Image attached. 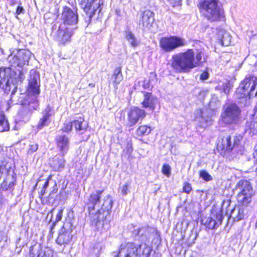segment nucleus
Instances as JSON below:
<instances>
[{
  "mask_svg": "<svg viewBox=\"0 0 257 257\" xmlns=\"http://www.w3.org/2000/svg\"><path fill=\"white\" fill-rule=\"evenodd\" d=\"M32 55L28 49H15L8 57L10 67L0 68V87L7 93L12 89L11 100L17 91V81L24 79L23 67L28 65Z\"/></svg>",
  "mask_w": 257,
  "mask_h": 257,
  "instance_id": "1",
  "label": "nucleus"
},
{
  "mask_svg": "<svg viewBox=\"0 0 257 257\" xmlns=\"http://www.w3.org/2000/svg\"><path fill=\"white\" fill-rule=\"evenodd\" d=\"M133 237L135 240L141 242L140 244H136L133 242L121 245L117 255L114 257H150L152 248L147 244L154 232L153 228L148 226L134 228L131 231Z\"/></svg>",
  "mask_w": 257,
  "mask_h": 257,
  "instance_id": "2",
  "label": "nucleus"
},
{
  "mask_svg": "<svg viewBox=\"0 0 257 257\" xmlns=\"http://www.w3.org/2000/svg\"><path fill=\"white\" fill-rule=\"evenodd\" d=\"M103 190H96L90 195L87 203L91 221L96 225L107 224L110 220V213L113 205L111 196L107 195L101 203L100 198Z\"/></svg>",
  "mask_w": 257,
  "mask_h": 257,
  "instance_id": "3",
  "label": "nucleus"
},
{
  "mask_svg": "<svg viewBox=\"0 0 257 257\" xmlns=\"http://www.w3.org/2000/svg\"><path fill=\"white\" fill-rule=\"evenodd\" d=\"M29 75L28 91L31 95L26 96L24 100L21 101L22 107L19 111L20 116L24 121L30 119L34 110L37 109L39 106L37 96L40 92V75L36 70L32 69Z\"/></svg>",
  "mask_w": 257,
  "mask_h": 257,
  "instance_id": "4",
  "label": "nucleus"
},
{
  "mask_svg": "<svg viewBox=\"0 0 257 257\" xmlns=\"http://www.w3.org/2000/svg\"><path fill=\"white\" fill-rule=\"evenodd\" d=\"M257 95V77L249 75L240 82L234 94L235 99L239 103L246 105L251 97Z\"/></svg>",
  "mask_w": 257,
  "mask_h": 257,
  "instance_id": "5",
  "label": "nucleus"
},
{
  "mask_svg": "<svg viewBox=\"0 0 257 257\" xmlns=\"http://www.w3.org/2000/svg\"><path fill=\"white\" fill-rule=\"evenodd\" d=\"M198 7L200 12L209 22L219 21L224 17V11L219 0H201Z\"/></svg>",
  "mask_w": 257,
  "mask_h": 257,
  "instance_id": "6",
  "label": "nucleus"
},
{
  "mask_svg": "<svg viewBox=\"0 0 257 257\" xmlns=\"http://www.w3.org/2000/svg\"><path fill=\"white\" fill-rule=\"evenodd\" d=\"M193 60V50L188 49L186 52L175 54L172 58V67L181 72L189 71L194 68Z\"/></svg>",
  "mask_w": 257,
  "mask_h": 257,
  "instance_id": "7",
  "label": "nucleus"
},
{
  "mask_svg": "<svg viewBox=\"0 0 257 257\" xmlns=\"http://www.w3.org/2000/svg\"><path fill=\"white\" fill-rule=\"evenodd\" d=\"M241 114L240 107L235 103H231L223 107L221 120L226 124H237L240 121Z\"/></svg>",
  "mask_w": 257,
  "mask_h": 257,
  "instance_id": "8",
  "label": "nucleus"
},
{
  "mask_svg": "<svg viewBox=\"0 0 257 257\" xmlns=\"http://www.w3.org/2000/svg\"><path fill=\"white\" fill-rule=\"evenodd\" d=\"M238 190L237 200L238 203L243 205H247L252 200V197L254 195L251 183L247 180H240L236 186Z\"/></svg>",
  "mask_w": 257,
  "mask_h": 257,
  "instance_id": "9",
  "label": "nucleus"
},
{
  "mask_svg": "<svg viewBox=\"0 0 257 257\" xmlns=\"http://www.w3.org/2000/svg\"><path fill=\"white\" fill-rule=\"evenodd\" d=\"M186 41L178 36L164 37L160 41L161 48L165 52H171L179 47L185 46Z\"/></svg>",
  "mask_w": 257,
  "mask_h": 257,
  "instance_id": "10",
  "label": "nucleus"
},
{
  "mask_svg": "<svg viewBox=\"0 0 257 257\" xmlns=\"http://www.w3.org/2000/svg\"><path fill=\"white\" fill-rule=\"evenodd\" d=\"M79 5L83 10L86 15L88 16L86 22L89 23L96 12L101 5L103 4V0H77Z\"/></svg>",
  "mask_w": 257,
  "mask_h": 257,
  "instance_id": "11",
  "label": "nucleus"
},
{
  "mask_svg": "<svg viewBox=\"0 0 257 257\" xmlns=\"http://www.w3.org/2000/svg\"><path fill=\"white\" fill-rule=\"evenodd\" d=\"M242 139V137L237 136L234 137L233 141L231 140V137L229 135H226L223 137L221 141H219L217 144V149L224 152H229L232 150H237L239 143Z\"/></svg>",
  "mask_w": 257,
  "mask_h": 257,
  "instance_id": "12",
  "label": "nucleus"
},
{
  "mask_svg": "<svg viewBox=\"0 0 257 257\" xmlns=\"http://www.w3.org/2000/svg\"><path fill=\"white\" fill-rule=\"evenodd\" d=\"M73 230V226L70 222H65L59 231L56 242L60 245L68 243L72 237L71 234Z\"/></svg>",
  "mask_w": 257,
  "mask_h": 257,
  "instance_id": "13",
  "label": "nucleus"
},
{
  "mask_svg": "<svg viewBox=\"0 0 257 257\" xmlns=\"http://www.w3.org/2000/svg\"><path fill=\"white\" fill-rule=\"evenodd\" d=\"M16 174L12 169H8V172L0 182V190L4 191L13 190L16 183Z\"/></svg>",
  "mask_w": 257,
  "mask_h": 257,
  "instance_id": "14",
  "label": "nucleus"
},
{
  "mask_svg": "<svg viewBox=\"0 0 257 257\" xmlns=\"http://www.w3.org/2000/svg\"><path fill=\"white\" fill-rule=\"evenodd\" d=\"M154 21V13L150 10L142 11L140 13L139 25L143 30L150 29Z\"/></svg>",
  "mask_w": 257,
  "mask_h": 257,
  "instance_id": "15",
  "label": "nucleus"
},
{
  "mask_svg": "<svg viewBox=\"0 0 257 257\" xmlns=\"http://www.w3.org/2000/svg\"><path fill=\"white\" fill-rule=\"evenodd\" d=\"M223 216L222 210L217 211L213 217H205L201 220V223L209 229H212L218 227L222 221Z\"/></svg>",
  "mask_w": 257,
  "mask_h": 257,
  "instance_id": "16",
  "label": "nucleus"
},
{
  "mask_svg": "<svg viewBox=\"0 0 257 257\" xmlns=\"http://www.w3.org/2000/svg\"><path fill=\"white\" fill-rule=\"evenodd\" d=\"M73 31L72 28L68 27L65 24H61L56 34L57 41L60 44H64L70 41Z\"/></svg>",
  "mask_w": 257,
  "mask_h": 257,
  "instance_id": "17",
  "label": "nucleus"
},
{
  "mask_svg": "<svg viewBox=\"0 0 257 257\" xmlns=\"http://www.w3.org/2000/svg\"><path fill=\"white\" fill-rule=\"evenodd\" d=\"M145 110L138 107H133L128 113V122L130 126L136 124L139 120H142L146 116Z\"/></svg>",
  "mask_w": 257,
  "mask_h": 257,
  "instance_id": "18",
  "label": "nucleus"
},
{
  "mask_svg": "<svg viewBox=\"0 0 257 257\" xmlns=\"http://www.w3.org/2000/svg\"><path fill=\"white\" fill-rule=\"evenodd\" d=\"M62 19L63 21L62 24H65V26L75 25L78 21L76 11L74 12L70 8L67 7L64 8L62 14Z\"/></svg>",
  "mask_w": 257,
  "mask_h": 257,
  "instance_id": "19",
  "label": "nucleus"
},
{
  "mask_svg": "<svg viewBox=\"0 0 257 257\" xmlns=\"http://www.w3.org/2000/svg\"><path fill=\"white\" fill-rule=\"evenodd\" d=\"M144 98L141 102L143 107L154 111L156 105L159 103L158 98L152 93L144 91L143 92Z\"/></svg>",
  "mask_w": 257,
  "mask_h": 257,
  "instance_id": "20",
  "label": "nucleus"
},
{
  "mask_svg": "<svg viewBox=\"0 0 257 257\" xmlns=\"http://www.w3.org/2000/svg\"><path fill=\"white\" fill-rule=\"evenodd\" d=\"M57 147L63 155H65L70 147V140L65 135H57L55 138Z\"/></svg>",
  "mask_w": 257,
  "mask_h": 257,
  "instance_id": "21",
  "label": "nucleus"
},
{
  "mask_svg": "<svg viewBox=\"0 0 257 257\" xmlns=\"http://www.w3.org/2000/svg\"><path fill=\"white\" fill-rule=\"evenodd\" d=\"M65 160L63 154L58 155L50 159L49 164L55 171H61L64 167Z\"/></svg>",
  "mask_w": 257,
  "mask_h": 257,
  "instance_id": "22",
  "label": "nucleus"
},
{
  "mask_svg": "<svg viewBox=\"0 0 257 257\" xmlns=\"http://www.w3.org/2000/svg\"><path fill=\"white\" fill-rule=\"evenodd\" d=\"M210 110L208 109H197L195 111V120L200 122L201 125H203L204 122H208L210 120Z\"/></svg>",
  "mask_w": 257,
  "mask_h": 257,
  "instance_id": "23",
  "label": "nucleus"
},
{
  "mask_svg": "<svg viewBox=\"0 0 257 257\" xmlns=\"http://www.w3.org/2000/svg\"><path fill=\"white\" fill-rule=\"evenodd\" d=\"M52 114V108L49 105H48L43 112V117L40 119L38 124V128L42 129L44 126L48 125L50 122V116Z\"/></svg>",
  "mask_w": 257,
  "mask_h": 257,
  "instance_id": "24",
  "label": "nucleus"
},
{
  "mask_svg": "<svg viewBox=\"0 0 257 257\" xmlns=\"http://www.w3.org/2000/svg\"><path fill=\"white\" fill-rule=\"evenodd\" d=\"M230 218L233 219L234 221H238L244 218L243 208L239 206L235 207L231 211Z\"/></svg>",
  "mask_w": 257,
  "mask_h": 257,
  "instance_id": "25",
  "label": "nucleus"
},
{
  "mask_svg": "<svg viewBox=\"0 0 257 257\" xmlns=\"http://www.w3.org/2000/svg\"><path fill=\"white\" fill-rule=\"evenodd\" d=\"M112 79L113 81V85L114 88L115 89H117L118 85L123 80V76L120 67H117L115 69L112 76Z\"/></svg>",
  "mask_w": 257,
  "mask_h": 257,
  "instance_id": "26",
  "label": "nucleus"
},
{
  "mask_svg": "<svg viewBox=\"0 0 257 257\" xmlns=\"http://www.w3.org/2000/svg\"><path fill=\"white\" fill-rule=\"evenodd\" d=\"M44 249L40 244L36 243L31 246L30 249V257H42Z\"/></svg>",
  "mask_w": 257,
  "mask_h": 257,
  "instance_id": "27",
  "label": "nucleus"
},
{
  "mask_svg": "<svg viewBox=\"0 0 257 257\" xmlns=\"http://www.w3.org/2000/svg\"><path fill=\"white\" fill-rule=\"evenodd\" d=\"M72 124L76 131H84L88 127L87 122L83 118L79 117L72 121Z\"/></svg>",
  "mask_w": 257,
  "mask_h": 257,
  "instance_id": "28",
  "label": "nucleus"
},
{
  "mask_svg": "<svg viewBox=\"0 0 257 257\" xmlns=\"http://www.w3.org/2000/svg\"><path fill=\"white\" fill-rule=\"evenodd\" d=\"M125 38L132 47L135 48L139 45L140 41L132 32L130 31H126L125 32Z\"/></svg>",
  "mask_w": 257,
  "mask_h": 257,
  "instance_id": "29",
  "label": "nucleus"
},
{
  "mask_svg": "<svg viewBox=\"0 0 257 257\" xmlns=\"http://www.w3.org/2000/svg\"><path fill=\"white\" fill-rule=\"evenodd\" d=\"M10 125L3 111H0V132L8 131Z\"/></svg>",
  "mask_w": 257,
  "mask_h": 257,
  "instance_id": "30",
  "label": "nucleus"
},
{
  "mask_svg": "<svg viewBox=\"0 0 257 257\" xmlns=\"http://www.w3.org/2000/svg\"><path fill=\"white\" fill-rule=\"evenodd\" d=\"M195 57L194 56V52L193 51V65H194V68L202 64V58L203 56V52L200 50H197L196 52L195 53Z\"/></svg>",
  "mask_w": 257,
  "mask_h": 257,
  "instance_id": "31",
  "label": "nucleus"
},
{
  "mask_svg": "<svg viewBox=\"0 0 257 257\" xmlns=\"http://www.w3.org/2000/svg\"><path fill=\"white\" fill-rule=\"evenodd\" d=\"M220 33L222 35L221 38L222 45L225 46L229 45L231 41V36L228 33L223 31H221Z\"/></svg>",
  "mask_w": 257,
  "mask_h": 257,
  "instance_id": "32",
  "label": "nucleus"
},
{
  "mask_svg": "<svg viewBox=\"0 0 257 257\" xmlns=\"http://www.w3.org/2000/svg\"><path fill=\"white\" fill-rule=\"evenodd\" d=\"M151 132L150 127L147 125L140 126L137 131V133L138 136L148 135Z\"/></svg>",
  "mask_w": 257,
  "mask_h": 257,
  "instance_id": "33",
  "label": "nucleus"
},
{
  "mask_svg": "<svg viewBox=\"0 0 257 257\" xmlns=\"http://www.w3.org/2000/svg\"><path fill=\"white\" fill-rule=\"evenodd\" d=\"M218 87H220V89L225 94H228L232 88L231 84L229 82L224 83L222 85L218 86Z\"/></svg>",
  "mask_w": 257,
  "mask_h": 257,
  "instance_id": "34",
  "label": "nucleus"
},
{
  "mask_svg": "<svg viewBox=\"0 0 257 257\" xmlns=\"http://www.w3.org/2000/svg\"><path fill=\"white\" fill-rule=\"evenodd\" d=\"M131 180H128L124 185L120 188L121 194L122 196H125L129 192L128 188L131 185Z\"/></svg>",
  "mask_w": 257,
  "mask_h": 257,
  "instance_id": "35",
  "label": "nucleus"
},
{
  "mask_svg": "<svg viewBox=\"0 0 257 257\" xmlns=\"http://www.w3.org/2000/svg\"><path fill=\"white\" fill-rule=\"evenodd\" d=\"M200 177L205 181H210L213 180L212 177L205 170H202L200 172Z\"/></svg>",
  "mask_w": 257,
  "mask_h": 257,
  "instance_id": "36",
  "label": "nucleus"
},
{
  "mask_svg": "<svg viewBox=\"0 0 257 257\" xmlns=\"http://www.w3.org/2000/svg\"><path fill=\"white\" fill-rule=\"evenodd\" d=\"M38 149V145L35 143L31 142L29 145V149L28 150V154L29 155H31L36 151Z\"/></svg>",
  "mask_w": 257,
  "mask_h": 257,
  "instance_id": "37",
  "label": "nucleus"
},
{
  "mask_svg": "<svg viewBox=\"0 0 257 257\" xmlns=\"http://www.w3.org/2000/svg\"><path fill=\"white\" fill-rule=\"evenodd\" d=\"M163 174L167 177H169L171 175V168L168 164H164L162 169Z\"/></svg>",
  "mask_w": 257,
  "mask_h": 257,
  "instance_id": "38",
  "label": "nucleus"
},
{
  "mask_svg": "<svg viewBox=\"0 0 257 257\" xmlns=\"http://www.w3.org/2000/svg\"><path fill=\"white\" fill-rule=\"evenodd\" d=\"M101 249V244L99 242L96 243L94 244L92 248L93 253H94L96 255H97L99 253Z\"/></svg>",
  "mask_w": 257,
  "mask_h": 257,
  "instance_id": "39",
  "label": "nucleus"
},
{
  "mask_svg": "<svg viewBox=\"0 0 257 257\" xmlns=\"http://www.w3.org/2000/svg\"><path fill=\"white\" fill-rule=\"evenodd\" d=\"M53 251L48 247H45L42 254V257H53Z\"/></svg>",
  "mask_w": 257,
  "mask_h": 257,
  "instance_id": "40",
  "label": "nucleus"
},
{
  "mask_svg": "<svg viewBox=\"0 0 257 257\" xmlns=\"http://www.w3.org/2000/svg\"><path fill=\"white\" fill-rule=\"evenodd\" d=\"M73 126V124H72V122L65 123H64L63 127L62 128V130L65 132H70Z\"/></svg>",
  "mask_w": 257,
  "mask_h": 257,
  "instance_id": "41",
  "label": "nucleus"
},
{
  "mask_svg": "<svg viewBox=\"0 0 257 257\" xmlns=\"http://www.w3.org/2000/svg\"><path fill=\"white\" fill-rule=\"evenodd\" d=\"M191 190V184L188 182H185L183 186V191L187 193H189Z\"/></svg>",
  "mask_w": 257,
  "mask_h": 257,
  "instance_id": "42",
  "label": "nucleus"
},
{
  "mask_svg": "<svg viewBox=\"0 0 257 257\" xmlns=\"http://www.w3.org/2000/svg\"><path fill=\"white\" fill-rule=\"evenodd\" d=\"M63 209H60V210H58V212L56 217L55 221L53 223L54 225H55L56 223L57 222L59 221L61 219L62 216V214H63Z\"/></svg>",
  "mask_w": 257,
  "mask_h": 257,
  "instance_id": "43",
  "label": "nucleus"
},
{
  "mask_svg": "<svg viewBox=\"0 0 257 257\" xmlns=\"http://www.w3.org/2000/svg\"><path fill=\"white\" fill-rule=\"evenodd\" d=\"M185 257H199V255L197 252L190 250L185 253Z\"/></svg>",
  "mask_w": 257,
  "mask_h": 257,
  "instance_id": "44",
  "label": "nucleus"
},
{
  "mask_svg": "<svg viewBox=\"0 0 257 257\" xmlns=\"http://www.w3.org/2000/svg\"><path fill=\"white\" fill-rule=\"evenodd\" d=\"M208 77L209 73L207 71H204L200 75V79L203 81L208 79Z\"/></svg>",
  "mask_w": 257,
  "mask_h": 257,
  "instance_id": "45",
  "label": "nucleus"
},
{
  "mask_svg": "<svg viewBox=\"0 0 257 257\" xmlns=\"http://www.w3.org/2000/svg\"><path fill=\"white\" fill-rule=\"evenodd\" d=\"M25 13V9L22 6H18L16 9V14L20 15Z\"/></svg>",
  "mask_w": 257,
  "mask_h": 257,
  "instance_id": "46",
  "label": "nucleus"
},
{
  "mask_svg": "<svg viewBox=\"0 0 257 257\" xmlns=\"http://www.w3.org/2000/svg\"><path fill=\"white\" fill-rule=\"evenodd\" d=\"M170 3L173 6H175L177 5H179L181 2V0H168Z\"/></svg>",
  "mask_w": 257,
  "mask_h": 257,
  "instance_id": "47",
  "label": "nucleus"
},
{
  "mask_svg": "<svg viewBox=\"0 0 257 257\" xmlns=\"http://www.w3.org/2000/svg\"><path fill=\"white\" fill-rule=\"evenodd\" d=\"M51 176H49L47 180L45 182L44 184L43 185V188L46 189V188L48 187V186H49V180Z\"/></svg>",
  "mask_w": 257,
  "mask_h": 257,
  "instance_id": "48",
  "label": "nucleus"
},
{
  "mask_svg": "<svg viewBox=\"0 0 257 257\" xmlns=\"http://www.w3.org/2000/svg\"><path fill=\"white\" fill-rule=\"evenodd\" d=\"M57 190H58V188L57 186V184H56V182H55L54 185L53 187V189H52L51 193V194L55 193L57 192Z\"/></svg>",
  "mask_w": 257,
  "mask_h": 257,
  "instance_id": "49",
  "label": "nucleus"
},
{
  "mask_svg": "<svg viewBox=\"0 0 257 257\" xmlns=\"http://www.w3.org/2000/svg\"><path fill=\"white\" fill-rule=\"evenodd\" d=\"M46 191V189L43 188V187L42 188L41 192H40V195L43 196V195L45 194Z\"/></svg>",
  "mask_w": 257,
  "mask_h": 257,
  "instance_id": "50",
  "label": "nucleus"
},
{
  "mask_svg": "<svg viewBox=\"0 0 257 257\" xmlns=\"http://www.w3.org/2000/svg\"><path fill=\"white\" fill-rule=\"evenodd\" d=\"M89 86L90 87H94L95 86V84L93 83H90L89 84Z\"/></svg>",
  "mask_w": 257,
  "mask_h": 257,
  "instance_id": "51",
  "label": "nucleus"
},
{
  "mask_svg": "<svg viewBox=\"0 0 257 257\" xmlns=\"http://www.w3.org/2000/svg\"><path fill=\"white\" fill-rule=\"evenodd\" d=\"M3 239V235H0V242L2 241V240Z\"/></svg>",
  "mask_w": 257,
  "mask_h": 257,
  "instance_id": "52",
  "label": "nucleus"
},
{
  "mask_svg": "<svg viewBox=\"0 0 257 257\" xmlns=\"http://www.w3.org/2000/svg\"><path fill=\"white\" fill-rule=\"evenodd\" d=\"M134 226L133 225V224H131L130 226V229H131L132 228H134Z\"/></svg>",
  "mask_w": 257,
  "mask_h": 257,
  "instance_id": "53",
  "label": "nucleus"
},
{
  "mask_svg": "<svg viewBox=\"0 0 257 257\" xmlns=\"http://www.w3.org/2000/svg\"><path fill=\"white\" fill-rule=\"evenodd\" d=\"M101 11V9H100L99 11H98V12H100Z\"/></svg>",
  "mask_w": 257,
  "mask_h": 257,
  "instance_id": "54",
  "label": "nucleus"
},
{
  "mask_svg": "<svg viewBox=\"0 0 257 257\" xmlns=\"http://www.w3.org/2000/svg\"><path fill=\"white\" fill-rule=\"evenodd\" d=\"M3 235V236H4V237H6V236H4V234H2Z\"/></svg>",
  "mask_w": 257,
  "mask_h": 257,
  "instance_id": "55",
  "label": "nucleus"
},
{
  "mask_svg": "<svg viewBox=\"0 0 257 257\" xmlns=\"http://www.w3.org/2000/svg\"><path fill=\"white\" fill-rule=\"evenodd\" d=\"M11 5H14V4H13V3H12Z\"/></svg>",
  "mask_w": 257,
  "mask_h": 257,
  "instance_id": "56",
  "label": "nucleus"
}]
</instances>
